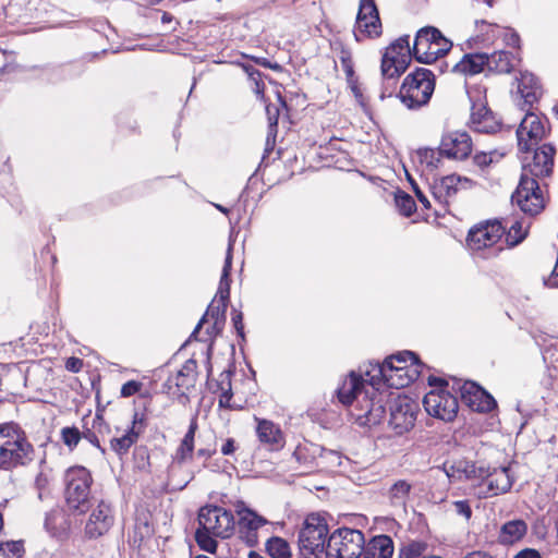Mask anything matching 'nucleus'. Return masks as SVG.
I'll return each mask as SVG.
<instances>
[{"label": "nucleus", "instance_id": "48", "mask_svg": "<svg viewBox=\"0 0 558 558\" xmlns=\"http://www.w3.org/2000/svg\"><path fill=\"white\" fill-rule=\"evenodd\" d=\"M194 449L183 445L182 442L178 447L174 456V465H181L186 460L192 459Z\"/></svg>", "mask_w": 558, "mask_h": 558}, {"label": "nucleus", "instance_id": "24", "mask_svg": "<svg viewBox=\"0 0 558 558\" xmlns=\"http://www.w3.org/2000/svg\"><path fill=\"white\" fill-rule=\"evenodd\" d=\"M471 126L475 132L493 134L500 129L499 122L485 106L472 107Z\"/></svg>", "mask_w": 558, "mask_h": 558}, {"label": "nucleus", "instance_id": "30", "mask_svg": "<svg viewBox=\"0 0 558 558\" xmlns=\"http://www.w3.org/2000/svg\"><path fill=\"white\" fill-rule=\"evenodd\" d=\"M412 485L405 480L396 481L387 492L391 506L404 508L410 497Z\"/></svg>", "mask_w": 558, "mask_h": 558}, {"label": "nucleus", "instance_id": "2", "mask_svg": "<svg viewBox=\"0 0 558 558\" xmlns=\"http://www.w3.org/2000/svg\"><path fill=\"white\" fill-rule=\"evenodd\" d=\"M364 378L351 372L337 389V397L343 405L352 407L351 415L360 426L379 424L386 415L384 397L376 389V380L366 372Z\"/></svg>", "mask_w": 558, "mask_h": 558}, {"label": "nucleus", "instance_id": "31", "mask_svg": "<svg viewBox=\"0 0 558 558\" xmlns=\"http://www.w3.org/2000/svg\"><path fill=\"white\" fill-rule=\"evenodd\" d=\"M318 447L313 444L299 445L294 452L293 458L303 466L301 473H310L316 468L315 453Z\"/></svg>", "mask_w": 558, "mask_h": 558}, {"label": "nucleus", "instance_id": "57", "mask_svg": "<svg viewBox=\"0 0 558 558\" xmlns=\"http://www.w3.org/2000/svg\"><path fill=\"white\" fill-rule=\"evenodd\" d=\"M409 180L411 181L413 191L417 197V199L423 204L425 208H430V202L428 201L427 196L421 191L418 185L409 177Z\"/></svg>", "mask_w": 558, "mask_h": 558}, {"label": "nucleus", "instance_id": "26", "mask_svg": "<svg viewBox=\"0 0 558 558\" xmlns=\"http://www.w3.org/2000/svg\"><path fill=\"white\" fill-rule=\"evenodd\" d=\"M393 554V542L388 535L374 536L365 542L363 558H391Z\"/></svg>", "mask_w": 558, "mask_h": 558}, {"label": "nucleus", "instance_id": "17", "mask_svg": "<svg viewBox=\"0 0 558 558\" xmlns=\"http://www.w3.org/2000/svg\"><path fill=\"white\" fill-rule=\"evenodd\" d=\"M472 138L466 132L451 131L442 135L440 141V153L449 159L463 160L472 151Z\"/></svg>", "mask_w": 558, "mask_h": 558}, {"label": "nucleus", "instance_id": "49", "mask_svg": "<svg viewBox=\"0 0 558 558\" xmlns=\"http://www.w3.org/2000/svg\"><path fill=\"white\" fill-rule=\"evenodd\" d=\"M142 387H143V384L141 381L129 380L122 385L120 395L123 398L132 397L135 393L140 392Z\"/></svg>", "mask_w": 558, "mask_h": 558}, {"label": "nucleus", "instance_id": "25", "mask_svg": "<svg viewBox=\"0 0 558 558\" xmlns=\"http://www.w3.org/2000/svg\"><path fill=\"white\" fill-rule=\"evenodd\" d=\"M143 416L137 412L133 415L132 426L120 437H114L110 441L111 449L119 456L125 454L129 449L137 441L141 429L137 424H142Z\"/></svg>", "mask_w": 558, "mask_h": 558}, {"label": "nucleus", "instance_id": "64", "mask_svg": "<svg viewBox=\"0 0 558 558\" xmlns=\"http://www.w3.org/2000/svg\"><path fill=\"white\" fill-rule=\"evenodd\" d=\"M464 558H494L489 553L484 550H474L464 556Z\"/></svg>", "mask_w": 558, "mask_h": 558}, {"label": "nucleus", "instance_id": "4", "mask_svg": "<svg viewBox=\"0 0 558 558\" xmlns=\"http://www.w3.org/2000/svg\"><path fill=\"white\" fill-rule=\"evenodd\" d=\"M34 456L33 445L17 424H0V470L25 466L34 460Z\"/></svg>", "mask_w": 558, "mask_h": 558}, {"label": "nucleus", "instance_id": "61", "mask_svg": "<svg viewBox=\"0 0 558 558\" xmlns=\"http://www.w3.org/2000/svg\"><path fill=\"white\" fill-rule=\"evenodd\" d=\"M48 480L45 474L39 473L35 480V485L39 490V498L43 497V490L46 488Z\"/></svg>", "mask_w": 558, "mask_h": 558}, {"label": "nucleus", "instance_id": "54", "mask_svg": "<svg viewBox=\"0 0 558 558\" xmlns=\"http://www.w3.org/2000/svg\"><path fill=\"white\" fill-rule=\"evenodd\" d=\"M233 327L239 337L244 338V325H243V314L240 311L233 308L232 317H231Z\"/></svg>", "mask_w": 558, "mask_h": 558}, {"label": "nucleus", "instance_id": "44", "mask_svg": "<svg viewBox=\"0 0 558 558\" xmlns=\"http://www.w3.org/2000/svg\"><path fill=\"white\" fill-rule=\"evenodd\" d=\"M380 69L384 80L387 81H393L401 75V72L395 65L393 60L389 56H383Z\"/></svg>", "mask_w": 558, "mask_h": 558}, {"label": "nucleus", "instance_id": "35", "mask_svg": "<svg viewBox=\"0 0 558 558\" xmlns=\"http://www.w3.org/2000/svg\"><path fill=\"white\" fill-rule=\"evenodd\" d=\"M514 57L509 51H496L488 56L487 70L497 73H509L513 68Z\"/></svg>", "mask_w": 558, "mask_h": 558}, {"label": "nucleus", "instance_id": "10", "mask_svg": "<svg viewBox=\"0 0 558 558\" xmlns=\"http://www.w3.org/2000/svg\"><path fill=\"white\" fill-rule=\"evenodd\" d=\"M388 407V424L397 435H403L413 428L420 408L412 398L398 395L389 400Z\"/></svg>", "mask_w": 558, "mask_h": 558}, {"label": "nucleus", "instance_id": "55", "mask_svg": "<svg viewBox=\"0 0 558 558\" xmlns=\"http://www.w3.org/2000/svg\"><path fill=\"white\" fill-rule=\"evenodd\" d=\"M412 54H391V59L393 60L395 65L401 72V74L407 70L410 59Z\"/></svg>", "mask_w": 558, "mask_h": 558}, {"label": "nucleus", "instance_id": "43", "mask_svg": "<svg viewBox=\"0 0 558 558\" xmlns=\"http://www.w3.org/2000/svg\"><path fill=\"white\" fill-rule=\"evenodd\" d=\"M82 438L80 429L75 426H68L61 429V439L69 449H73L77 446Z\"/></svg>", "mask_w": 558, "mask_h": 558}, {"label": "nucleus", "instance_id": "23", "mask_svg": "<svg viewBox=\"0 0 558 558\" xmlns=\"http://www.w3.org/2000/svg\"><path fill=\"white\" fill-rule=\"evenodd\" d=\"M518 81V92L521 95L524 104L532 106L537 102L543 95V87L537 77L527 71L521 72Z\"/></svg>", "mask_w": 558, "mask_h": 558}, {"label": "nucleus", "instance_id": "32", "mask_svg": "<svg viewBox=\"0 0 558 558\" xmlns=\"http://www.w3.org/2000/svg\"><path fill=\"white\" fill-rule=\"evenodd\" d=\"M527 531V525L523 520H512L506 522L500 531V541L505 544H512L520 541Z\"/></svg>", "mask_w": 558, "mask_h": 558}, {"label": "nucleus", "instance_id": "22", "mask_svg": "<svg viewBox=\"0 0 558 558\" xmlns=\"http://www.w3.org/2000/svg\"><path fill=\"white\" fill-rule=\"evenodd\" d=\"M258 440L269 450L278 451L284 447L286 438L281 428L269 420L256 418Z\"/></svg>", "mask_w": 558, "mask_h": 558}, {"label": "nucleus", "instance_id": "29", "mask_svg": "<svg viewBox=\"0 0 558 558\" xmlns=\"http://www.w3.org/2000/svg\"><path fill=\"white\" fill-rule=\"evenodd\" d=\"M232 250H233V244L231 242H229L226 258H225V264L222 267L221 278L219 281V287H218V290H217V293L215 296V298H217V300H220V301H223L227 303L229 302V298H230V283H231L230 271L232 268Z\"/></svg>", "mask_w": 558, "mask_h": 558}, {"label": "nucleus", "instance_id": "59", "mask_svg": "<svg viewBox=\"0 0 558 558\" xmlns=\"http://www.w3.org/2000/svg\"><path fill=\"white\" fill-rule=\"evenodd\" d=\"M474 161L480 167L488 166L493 161L492 154H486V153L476 154L474 156Z\"/></svg>", "mask_w": 558, "mask_h": 558}, {"label": "nucleus", "instance_id": "6", "mask_svg": "<svg viewBox=\"0 0 558 558\" xmlns=\"http://www.w3.org/2000/svg\"><path fill=\"white\" fill-rule=\"evenodd\" d=\"M65 501L73 512L85 513L90 507L92 475L84 466L70 468L65 473Z\"/></svg>", "mask_w": 558, "mask_h": 558}, {"label": "nucleus", "instance_id": "33", "mask_svg": "<svg viewBox=\"0 0 558 558\" xmlns=\"http://www.w3.org/2000/svg\"><path fill=\"white\" fill-rule=\"evenodd\" d=\"M236 512L239 514V526L241 530L255 532L267 523V520L265 518L245 507L238 506Z\"/></svg>", "mask_w": 558, "mask_h": 558}, {"label": "nucleus", "instance_id": "21", "mask_svg": "<svg viewBox=\"0 0 558 558\" xmlns=\"http://www.w3.org/2000/svg\"><path fill=\"white\" fill-rule=\"evenodd\" d=\"M227 306V302L214 298L211 303L208 305L206 313L203 315L202 319L198 322L197 326L192 332L191 337L196 338V335L199 332V329L205 323H211V327L207 328V333L210 338L220 335L226 324Z\"/></svg>", "mask_w": 558, "mask_h": 558}, {"label": "nucleus", "instance_id": "51", "mask_svg": "<svg viewBox=\"0 0 558 558\" xmlns=\"http://www.w3.org/2000/svg\"><path fill=\"white\" fill-rule=\"evenodd\" d=\"M421 32L425 37H427V45L430 47L436 41H439L440 38H446L441 32L433 26H426L421 28Z\"/></svg>", "mask_w": 558, "mask_h": 558}, {"label": "nucleus", "instance_id": "8", "mask_svg": "<svg viewBox=\"0 0 558 558\" xmlns=\"http://www.w3.org/2000/svg\"><path fill=\"white\" fill-rule=\"evenodd\" d=\"M364 547L365 537L360 530L339 527L328 537L326 558H360Z\"/></svg>", "mask_w": 558, "mask_h": 558}, {"label": "nucleus", "instance_id": "20", "mask_svg": "<svg viewBox=\"0 0 558 558\" xmlns=\"http://www.w3.org/2000/svg\"><path fill=\"white\" fill-rule=\"evenodd\" d=\"M461 401L472 411L489 412L497 407L496 400L473 381H465L459 387Z\"/></svg>", "mask_w": 558, "mask_h": 558}, {"label": "nucleus", "instance_id": "53", "mask_svg": "<svg viewBox=\"0 0 558 558\" xmlns=\"http://www.w3.org/2000/svg\"><path fill=\"white\" fill-rule=\"evenodd\" d=\"M453 510L457 514L469 520L472 515V509L466 500H458L452 504Z\"/></svg>", "mask_w": 558, "mask_h": 558}, {"label": "nucleus", "instance_id": "45", "mask_svg": "<svg viewBox=\"0 0 558 558\" xmlns=\"http://www.w3.org/2000/svg\"><path fill=\"white\" fill-rule=\"evenodd\" d=\"M452 48V43L448 38H440L439 41H436L430 46V51L435 52L432 57V62L436 61L438 58L447 54Z\"/></svg>", "mask_w": 558, "mask_h": 558}, {"label": "nucleus", "instance_id": "41", "mask_svg": "<svg viewBox=\"0 0 558 558\" xmlns=\"http://www.w3.org/2000/svg\"><path fill=\"white\" fill-rule=\"evenodd\" d=\"M395 202L399 213L405 217L411 216L416 209L413 197L404 192H398Z\"/></svg>", "mask_w": 558, "mask_h": 558}, {"label": "nucleus", "instance_id": "38", "mask_svg": "<svg viewBox=\"0 0 558 558\" xmlns=\"http://www.w3.org/2000/svg\"><path fill=\"white\" fill-rule=\"evenodd\" d=\"M267 553L272 558H290L291 551L288 542L281 537H271L266 544Z\"/></svg>", "mask_w": 558, "mask_h": 558}, {"label": "nucleus", "instance_id": "16", "mask_svg": "<svg viewBox=\"0 0 558 558\" xmlns=\"http://www.w3.org/2000/svg\"><path fill=\"white\" fill-rule=\"evenodd\" d=\"M546 129L542 118L533 112H527L517 130L520 149L527 153L544 137Z\"/></svg>", "mask_w": 558, "mask_h": 558}, {"label": "nucleus", "instance_id": "13", "mask_svg": "<svg viewBox=\"0 0 558 558\" xmlns=\"http://www.w3.org/2000/svg\"><path fill=\"white\" fill-rule=\"evenodd\" d=\"M381 34V22L374 0H361L353 35L356 41Z\"/></svg>", "mask_w": 558, "mask_h": 558}, {"label": "nucleus", "instance_id": "19", "mask_svg": "<svg viewBox=\"0 0 558 558\" xmlns=\"http://www.w3.org/2000/svg\"><path fill=\"white\" fill-rule=\"evenodd\" d=\"M114 517L111 505L105 500L98 501L85 524L86 536L98 538L105 535L111 529Z\"/></svg>", "mask_w": 558, "mask_h": 558}, {"label": "nucleus", "instance_id": "50", "mask_svg": "<svg viewBox=\"0 0 558 558\" xmlns=\"http://www.w3.org/2000/svg\"><path fill=\"white\" fill-rule=\"evenodd\" d=\"M421 32L425 37H427V45L430 47L436 41H439L440 38H446L441 32L433 26H426L421 28Z\"/></svg>", "mask_w": 558, "mask_h": 558}, {"label": "nucleus", "instance_id": "63", "mask_svg": "<svg viewBox=\"0 0 558 558\" xmlns=\"http://www.w3.org/2000/svg\"><path fill=\"white\" fill-rule=\"evenodd\" d=\"M66 368L72 372H78L82 367V361L76 357H70L65 364Z\"/></svg>", "mask_w": 558, "mask_h": 558}, {"label": "nucleus", "instance_id": "60", "mask_svg": "<svg viewBox=\"0 0 558 558\" xmlns=\"http://www.w3.org/2000/svg\"><path fill=\"white\" fill-rule=\"evenodd\" d=\"M513 558H542V556L536 549L525 548L519 551Z\"/></svg>", "mask_w": 558, "mask_h": 558}, {"label": "nucleus", "instance_id": "18", "mask_svg": "<svg viewBox=\"0 0 558 558\" xmlns=\"http://www.w3.org/2000/svg\"><path fill=\"white\" fill-rule=\"evenodd\" d=\"M471 184L472 181L465 177L450 174L440 179L433 178V181L429 183V191L437 203L446 205L461 187L466 189Z\"/></svg>", "mask_w": 558, "mask_h": 558}, {"label": "nucleus", "instance_id": "7", "mask_svg": "<svg viewBox=\"0 0 558 558\" xmlns=\"http://www.w3.org/2000/svg\"><path fill=\"white\" fill-rule=\"evenodd\" d=\"M429 386L435 387L423 399L426 412L446 422L452 421L458 413V400L448 391V384L434 376L428 377Z\"/></svg>", "mask_w": 558, "mask_h": 558}, {"label": "nucleus", "instance_id": "5", "mask_svg": "<svg viewBox=\"0 0 558 558\" xmlns=\"http://www.w3.org/2000/svg\"><path fill=\"white\" fill-rule=\"evenodd\" d=\"M434 89V73L428 69L417 68L407 75L398 96L407 108L418 109L429 101Z\"/></svg>", "mask_w": 558, "mask_h": 558}, {"label": "nucleus", "instance_id": "27", "mask_svg": "<svg viewBox=\"0 0 558 558\" xmlns=\"http://www.w3.org/2000/svg\"><path fill=\"white\" fill-rule=\"evenodd\" d=\"M442 156L444 154L440 153V147L438 149L421 148L416 151L414 161L420 165L422 173L433 175L441 166Z\"/></svg>", "mask_w": 558, "mask_h": 558}, {"label": "nucleus", "instance_id": "1", "mask_svg": "<svg viewBox=\"0 0 558 558\" xmlns=\"http://www.w3.org/2000/svg\"><path fill=\"white\" fill-rule=\"evenodd\" d=\"M555 153L554 146L544 144L523 158L520 182L511 201L529 216H536L545 208L541 181L551 174Z\"/></svg>", "mask_w": 558, "mask_h": 558}, {"label": "nucleus", "instance_id": "46", "mask_svg": "<svg viewBox=\"0 0 558 558\" xmlns=\"http://www.w3.org/2000/svg\"><path fill=\"white\" fill-rule=\"evenodd\" d=\"M0 551L3 556L10 557V556H16L20 557L22 553L24 551V546L22 542H4L0 544Z\"/></svg>", "mask_w": 558, "mask_h": 558}, {"label": "nucleus", "instance_id": "11", "mask_svg": "<svg viewBox=\"0 0 558 558\" xmlns=\"http://www.w3.org/2000/svg\"><path fill=\"white\" fill-rule=\"evenodd\" d=\"M198 523L214 536L227 538L234 529V517L222 507L205 506L198 512Z\"/></svg>", "mask_w": 558, "mask_h": 558}, {"label": "nucleus", "instance_id": "47", "mask_svg": "<svg viewBox=\"0 0 558 558\" xmlns=\"http://www.w3.org/2000/svg\"><path fill=\"white\" fill-rule=\"evenodd\" d=\"M473 465H470L468 462H459L458 465H451L450 469H446V474L448 477H456V470L458 473V478H461V474L463 473L465 477H470V473L474 472Z\"/></svg>", "mask_w": 558, "mask_h": 558}, {"label": "nucleus", "instance_id": "12", "mask_svg": "<svg viewBox=\"0 0 558 558\" xmlns=\"http://www.w3.org/2000/svg\"><path fill=\"white\" fill-rule=\"evenodd\" d=\"M197 381V364L194 360H187L182 367L169 376L162 386L163 392L177 395L179 402L185 404L189 402L187 392L194 388Z\"/></svg>", "mask_w": 558, "mask_h": 558}, {"label": "nucleus", "instance_id": "52", "mask_svg": "<svg viewBox=\"0 0 558 558\" xmlns=\"http://www.w3.org/2000/svg\"><path fill=\"white\" fill-rule=\"evenodd\" d=\"M197 427H198L197 418L193 417L191 420V423H190L186 434L184 435L183 439L181 440V442L183 445L189 446L194 449V439H195V433L197 430Z\"/></svg>", "mask_w": 558, "mask_h": 558}, {"label": "nucleus", "instance_id": "37", "mask_svg": "<svg viewBox=\"0 0 558 558\" xmlns=\"http://www.w3.org/2000/svg\"><path fill=\"white\" fill-rule=\"evenodd\" d=\"M433 53L427 45V37L420 29L414 39L412 54L418 62L428 64L432 63Z\"/></svg>", "mask_w": 558, "mask_h": 558}, {"label": "nucleus", "instance_id": "56", "mask_svg": "<svg viewBox=\"0 0 558 558\" xmlns=\"http://www.w3.org/2000/svg\"><path fill=\"white\" fill-rule=\"evenodd\" d=\"M340 61H341L343 70L347 72V74L351 75L353 73V68H352L351 53L349 50H345V49L341 50Z\"/></svg>", "mask_w": 558, "mask_h": 558}, {"label": "nucleus", "instance_id": "36", "mask_svg": "<svg viewBox=\"0 0 558 558\" xmlns=\"http://www.w3.org/2000/svg\"><path fill=\"white\" fill-rule=\"evenodd\" d=\"M505 234L506 242L510 246H515L521 243L526 236V228L523 227V223L519 220H510L506 221Z\"/></svg>", "mask_w": 558, "mask_h": 558}, {"label": "nucleus", "instance_id": "40", "mask_svg": "<svg viewBox=\"0 0 558 558\" xmlns=\"http://www.w3.org/2000/svg\"><path fill=\"white\" fill-rule=\"evenodd\" d=\"M209 531H206L203 527H198L195 532V541L197 545L207 553H215L217 549V542Z\"/></svg>", "mask_w": 558, "mask_h": 558}, {"label": "nucleus", "instance_id": "9", "mask_svg": "<svg viewBox=\"0 0 558 558\" xmlns=\"http://www.w3.org/2000/svg\"><path fill=\"white\" fill-rule=\"evenodd\" d=\"M328 526L323 519L316 515L306 518L299 533V546L304 556H318L326 554Z\"/></svg>", "mask_w": 558, "mask_h": 558}, {"label": "nucleus", "instance_id": "62", "mask_svg": "<svg viewBox=\"0 0 558 558\" xmlns=\"http://www.w3.org/2000/svg\"><path fill=\"white\" fill-rule=\"evenodd\" d=\"M83 438H85L88 442L100 449L101 452H105V450L100 447L99 439L95 435V433L88 430L87 433H84L82 435Z\"/></svg>", "mask_w": 558, "mask_h": 558}, {"label": "nucleus", "instance_id": "34", "mask_svg": "<svg viewBox=\"0 0 558 558\" xmlns=\"http://www.w3.org/2000/svg\"><path fill=\"white\" fill-rule=\"evenodd\" d=\"M44 526L51 536H61L68 529L63 512L60 509H52L47 512Z\"/></svg>", "mask_w": 558, "mask_h": 558}, {"label": "nucleus", "instance_id": "15", "mask_svg": "<svg viewBox=\"0 0 558 558\" xmlns=\"http://www.w3.org/2000/svg\"><path fill=\"white\" fill-rule=\"evenodd\" d=\"M505 234V227L498 220L481 225L469 231L466 244L473 252L493 248Z\"/></svg>", "mask_w": 558, "mask_h": 558}, {"label": "nucleus", "instance_id": "28", "mask_svg": "<svg viewBox=\"0 0 558 558\" xmlns=\"http://www.w3.org/2000/svg\"><path fill=\"white\" fill-rule=\"evenodd\" d=\"M487 53H468L453 66V71L475 75L487 69Z\"/></svg>", "mask_w": 558, "mask_h": 558}, {"label": "nucleus", "instance_id": "42", "mask_svg": "<svg viewBox=\"0 0 558 558\" xmlns=\"http://www.w3.org/2000/svg\"><path fill=\"white\" fill-rule=\"evenodd\" d=\"M409 39L410 37L408 35L399 37L386 49L384 56L391 57V54H412V49L410 48Z\"/></svg>", "mask_w": 558, "mask_h": 558}, {"label": "nucleus", "instance_id": "39", "mask_svg": "<svg viewBox=\"0 0 558 558\" xmlns=\"http://www.w3.org/2000/svg\"><path fill=\"white\" fill-rule=\"evenodd\" d=\"M220 389L221 393L219 396V408L233 410L235 407L231 403L232 399V389H231V380L229 374H221L220 380Z\"/></svg>", "mask_w": 558, "mask_h": 558}, {"label": "nucleus", "instance_id": "14", "mask_svg": "<svg viewBox=\"0 0 558 558\" xmlns=\"http://www.w3.org/2000/svg\"><path fill=\"white\" fill-rule=\"evenodd\" d=\"M482 483L478 486V496L487 498L507 493L513 483L509 466L494 468L484 474V470L480 469Z\"/></svg>", "mask_w": 558, "mask_h": 558}, {"label": "nucleus", "instance_id": "3", "mask_svg": "<svg viewBox=\"0 0 558 558\" xmlns=\"http://www.w3.org/2000/svg\"><path fill=\"white\" fill-rule=\"evenodd\" d=\"M423 364L411 351H402L387 357L373 367L372 380H384L389 387L400 389L415 381Z\"/></svg>", "mask_w": 558, "mask_h": 558}, {"label": "nucleus", "instance_id": "58", "mask_svg": "<svg viewBox=\"0 0 558 558\" xmlns=\"http://www.w3.org/2000/svg\"><path fill=\"white\" fill-rule=\"evenodd\" d=\"M236 450L235 440L233 438H228L225 440V442L221 446V453L223 456H230L234 453Z\"/></svg>", "mask_w": 558, "mask_h": 558}]
</instances>
